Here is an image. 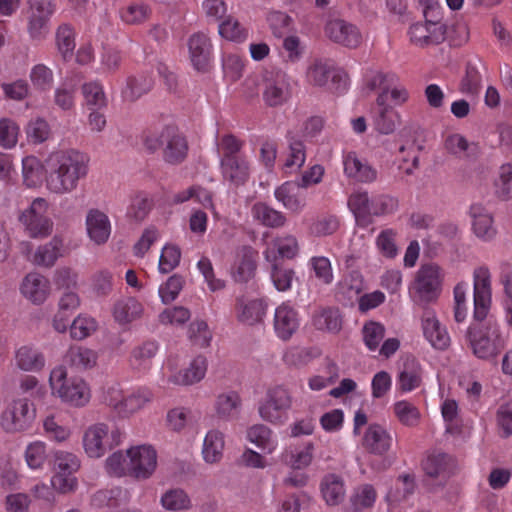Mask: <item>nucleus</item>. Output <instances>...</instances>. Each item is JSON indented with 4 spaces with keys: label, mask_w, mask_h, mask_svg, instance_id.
I'll list each match as a JSON object with an SVG mask.
<instances>
[{
    "label": "nucleus",
    "mask_w": 512,
    "mask_h": 512,
    "mask_svg": "<svg viewBox=\"0 0 512 512\" xmlns=\"http://www.w3.org/2000/svg\"><path fill=\"white\" fill-rule=\"evenodd\" d=\"M310 271L315 278L324 285H330L334 280L332 264L325 256H313L308 261Z\"/></svg>",
    "instance_id": "obj_54"
},
{
    "label": "nucleus",
    "mask_w": 512,
    "mask_h": 512,
    "mask_svg": "<svg viewBox=\"0 0 512 512\" xmlns=\"http://www.w3.org/2000/svg\"><path fill=\"white\" fill-rule=\"evenodd\" d=\"M375 129L384 135L393 133L400 123V114L394 107H384L377 109L374 115Z\"/></svg>",
    "instance_id": "obj_47"
},
{
    "label": "nucleus",
    "mask_w": 512,
    "mask_h": 512,
    "mask_svg": "<svg viewBox=\"0 0 512 512\" xmlns=\"http://www.w3.org/2000/svg\"><path fill=\"white\" fill-rule=\"evenodd\" d=\"M450 457L444 453L430 454L423 461L422 467L430 477L443 476L448 469Z\"/></svg>",
    "instance_id": "obj_59"
},
{
    "label": "nucleus",
    "mask_w": 512,
    "mask_h": 512,
    "mask_svg": "<svg viewBox=\"0 0 512 512\" xmlns=\"http://www.w3.org/2000/svg\"><path fill=\"white\" fill-rule=\"evenodd\" d=\"M300 188L297 182L286 181L275 189L274 196L285 209L299 214L306 206V198L300 193Z\"/></svg>",
    "instance_id": "obj_25"
},
{
    "label": "nucleus",
    "mask_w": 512,
    "mask_h": 512,
    "mask_svg": "<svg viewBox=\"0 0 512 512\" xmlns=\"http://www.w3.org/2000/svg\"><path fill=\"white\" fill-rule=\"evenodd\" d=\"M320 355V351L313 347H290L283 354V361L288 366L302 367Z\"/></svg>",
    "instance_id": "obj_48"
},
{
    "label": "nucleus",
    "mask_w": 512,
    "mask_h": 512,
    "mask_svg": "<svg viewBox=\"0 0 512 512\" xmlns=\"http://www.w3.org/2000/svg\"><path fill=\"white\" fill-rule=\"evenodd\" d=\"M482 87V76L472 64H467L465 75L460 82V91L468 95H477Z\"/></svg>",
    "instance_id": "obj_63"
},
{
    "label": "nucleus",
    "mask_w": 512,
    "mask_h": 512,
    "mask_svg": "<svg viewBox=\"0 0 512 512\" xmlns=\"http://www.w3.org/2000/svg\"><path fill=\"white\" fill-rule=\"evenodd\" d=\"M49 385L53 396L72 407H84L91 400L89 384L81 377L68 378L67 370L62 365L51 370Z\"/></svg>",
    "instance_id": "obj_2"
},
{
    "label": "nucleus",
    "mask_w": 512,
    "mask_h": 512,
    "mask_svg": "<svg viewBox=\"0 0 512 512\" xmlns=\"http://www.w3.org/2000/svg\"><path fill=\"white\" fill-rule=\"evenodd\" d=\"M30 80L35 89L40 91H48L53 85V71L44 64H37L32 67L30 72Z\"/></svg>",
    "instance_id": "obj_61"
},
{
    "label": "nucleus",
    "mask_w": 512,
    "mask_h": 512,
    "mask_svg": "<svg viewBox=\"0 0 512 512\" xmlns=\"http://www.w3.org/2000/svg\"><path fill=\"white\" fill-rule=\"evenodd\" d=\"M362 335L366 347L370 351H375L385 336V327L379 322H366L362 329Z\"/></svg>",
    "instance_id": "obj_60"
},
{
    "label": "nucleus",
    "mask_w": 512,
    "mask_h": 512,
    "mask_svg": "<svg viewBox=\"0 0 512 512\" xmlns=\"http://www.w3.org/2000/svg\"><path fill=\"white\" fill-rule=\"evenodd\" d=\"M153 206L154 201L147 193L138 192L131 197L126 215L136 222H141L148 216Z\"/></svg>",
    "instance_id": "obj_46"
},
{
    "label": "nucleus",
    "mask_w": 512,
    "mask_h": 512,
    "mask_svg": "<svg viewBox=\"0 0 512 512\" xmlns=\"http://www.w3.org/2000/svg\"><path fill=\"white\" fill-rule=\"evenodd\" d=\"M48 208V201L38 197L19 215V222L30 238L43 239L52 233L53 221L48 216Z\"/></svg>",
    "instance_id": "obj_8"
},
{
    "label": "nucleus",
    "mask_w": 512,
    "mask_h": 512,
    "mask_svg": "<svg viewBox=\"0 0 512 512\" xmlns=\"http://www.w3.org/2000/svg\"><path fill=\"white\" fill-rule=\"evenodd\" d=\"M415 489L414 477L409 474L400 475L394 483V486L387 493L386 499L389 506L399 504L408 496L413 494Z\"/></svg>",
    "instance_id": "obj_45"
},
{
    "label": "nucleus",
    "mask_w": 512,
    "mask_h": 512,
    "mask_svg": "<svg viewBox=\"0 0 512 512\" xmlns=\"http://www.w3.org/2000/svg\"><path fill=\"white\" fill-rule=\"evenodd\" d=\"M425 22H417L410 26L408 35L412 44L427 48L443 43L446 39V26L440 23V13L432 5L423 10Z\"/></svg>",
    "instance_id": "obj_4"
},
{
    "label": "nucleus",
    "mask_w": 512,
    "mask_h": 512,
    "mask_svg": "<svg viewBox=\"0 0 512 512\" xmlns=\"http://www.w3.org/2000/svg\"><path fill=\"white\" fill-rule=\"evenodd\" d=\"M27 466L32 470H42L48 461L47 445L43 441L29 443L24 452Z\"/></svg>",
    "instance_id": "obj_50"
},
{
    "label": "nucleus",
    "mask_w": 512,
    "mask_h": 512,
    "mask_svg": "<svg viewBox=\"0 0 512 512\" xmlns=\"http://www.w3.org/2000/svg\"><path fill=\"white\" fill-rule=\"evenodd\" d=\"M266 310L267 305L261 299H254L248 302L239 301L237 304V316L239 321L250 325L262 321Z\"/></svg>",
    "instance_id": "obj_42"
},
{
    "label": "nucleus",
    "mask_w": 512,
    "mask_h": 512,
    "mask_svg": "<svg viewBox=\"0 0 512 512\" xmlns=\"http://www.w3.org/2000/svg\"><path fill=\"white\" fill-rule=\"evenodd\" d=\"M16 366L27 372L41 371L46 363L44 354L30 345H23L15 353Z\"/></svg>",
    "instance_id": "obj_32"
},
{
    "label": "nucleus",
    "mask_w": 512,
    "mask_h": 512,
    "mask_svg": "<svg viewBox=\"0 0 512 512\" xmlns=\"http://www.w3.org/2000/svg\"><path fill=\"white\" fill-rule=\"evenodd\" d=\"M292 407L291 392L284 386H275L267 391L264 401L259 404L260 417L272 424L283 423Z\"/></svg>",
    "instance_id": "obj_11"
},
{
    "label": "nucleus",
    "mask_w": 512,
    "mask_h": 512,
    "mask_svg": "<svg viewBox=\"0 0 512 512\" xmlns=\"http://www.w3.org/2000/svg\"><path fill=\"white\" fill-rule=\"evenodd\" d=\"M348 206L359 221L370 216L392 214L398 208V200L387 194L370 197L366 191L355 192L348 199Z\"/></svg>",
    "instance_id": "obj_5"
},
{
    "label": "nucleus",
    "mask_w": 512,
    "mask_h": 512,
    "mask_svg": "<svg viewBox=\"0 0 512 512\" xmlns=\"http://www.w3.org/2000/svg\"><path fill=\"white\" fill-rule=\"evenodd\" d=\"M153 399V392L148 387H137L126 393L122 417H128L142 409Z\"/></svg>",
    "instance_id": "obj_44"
},
{
    "label": "nucleus",
    "mask_w": 512,
    "mask_h": 512,
    "mask_svg": "<svg viewBox=\"0 0 512 512\" xmlns=\"http://www.w3.org/2000/svg\"><path fill=\"white\" fill-rule=\"evenodd\" d=\"M257 251L251 246H243L237 252L231 274L235 282L246 283L252 279L256 271Z\"/></svg>",
    "instance_id": "obj_21"
},
{
    "label": "nucleus",
    "mask_w": 512,
    "mask_h": 512,
    "mask_svg": "<svg viewBox=\"0 0 512 512\" xmlns=\"http://www.w3.org/2000/svg\"><path fill=\"white\" fill-rule=\"evenodd\" d=\"M80 468L79 458L68 451L54 452V469L57 473L74 474Z\"/></svg>",
    "instance_id": "obj_62"
},
{
    "label": "nucleus",
    "mask_w": 512,
    "mask_h": 512,
    "mask_svg": "<svg viewBox=\"0 0 512 512\" xmlns=\"http://www.w3.org/2000/svg\"><path fill=\"white\" fill-rule=\"evenodd\" d=\"M63 240L54 236L49 242L39 245L33 255L29 257L34 265L50 268L62 256Z\"/></svg>",
    "instance_id": "obj_29"
},
{
    "label": "nucleus",
    "mask_w": 512,
    "mask_h": 512,
    "mask_svg": "<svg viewBox=\"0 0 512 512\" xmlns=\"http://www.w3.org/2000/svg\"><path fill=\"white\" fill-rule=\"evenodd\" d=\"M424 370L414 356H407L397 376V388L402 393H409L422 385Z\"/></svg>",
    "instance_id": "obj_19"
},
{
    "label": "nucleus",
    "mask_w": 512,
    "mask_h": 512,
    "mask_svg": "<svg viewBox=\"0 0 512 512\" xmlns=\"http://www.w3.org/2000/svg\"><path fill=\"white\" fill-rule=\"evenodd\" d=\"M89 171L88 156L76 149L59 150L47 159L46 188L63 195L77 189Z\"/></svg>",
    "instance_id": "obj_1"
},
{
    "label": "nucleus",
    "mask_w": 512,
    "mask_h": 512,
    "mask_svg": "<svg viewBox=\"0 0 512 512\" xmlns=\"http://www.w3.org/2000/svg\"><path fill=\"white\" fill-rule=\"evenodd\" d=\"M162 138L164 139L162 154L165 162L172 165L182 163L189 149L186 137L176 126L167 125L162 128Z\"/></svg>",
    "instance_id": "obj_15"
},
{
    "label": "nucleus",
    "mask_w": 512,
    "mask_h": 512,
    "mask_svg": "<svg viewBox=\"0 0 512 512\" xmlns=\"http://www.w3.org/2000/svg\"><path fill=\"white\" fill-rule=\"evenodd\" d=\"M28 33L34 40H41L47 33V24L56 10L52 0H28Z\"/></svg>",
    "instance_id": "obj_12"
},
{
    "label": "nucleus",
    "mask_w": 512,
    "mask_h": 512,
    "mask_svg": "<svg viewBox=\"0 0 512 512\" xmlns=\"http://www.w3.org/2000/svg\"><path fill=\"white\" fill-rule=\"evenodd\" d=\"M143 314V305L134 297L117 300L113 307V317L120 325L129 324L139 319Z\"/></svg>",
    "instance_id": "obj_33"
},
{
    "label": "nucleus",
    "mask_w": 512,
    "mask_h": 512,
    "mask_svg": "<svg viewBox=\"0 0 512 512\" xmlns=\"http://www.w3.org/2000/svg\"><path fill=\"white\" fill-rule=\"evenodd\" d=\"M274 331L283 341L289 340L300 325L299 313L289 301L283 302L275 309Z\"/></svg>",
    "instance_id": "obj_16"
},
{
    "label": "nucleus",
    "mask_w": 512,
    "mask_h": 512,
    "mask_svg": "<svg viewBox=\"0 0 512 512\" xmlns=\"http://www.w3.org/2000/svg\"><path fill=\"white\" fill-rule=\"evenodd\" d=\"M152 88V79L146 76L129 77L126 88L123 90L125 98L134 101Z\"/></svg>",
    "instance_id": "obj_64"
},
{
    "label": "nucleus",
    "mask_w": 512,
    "mask_h": 512,
    "mask_svg": "<svg viewBox=\"0 0 512 512\" xmlns=\"http://www.w3.org/2000/svg\"><path fill=\"white\" fill-rule=\"evenodd\" d=\"M36 408L26 398L12 400L0 414V426L7 433L25 432L32 428Z\"/></svg>",
    "instance_id": "obj_9"
},
{
    "label": "nucleus",
    "mask_w": 512,
    "mask_h": 512,
    "mask_svg": "<svg viewBox=\"0 0 512 512\" xmlns=\"http://www.w3.org/2000/svg\"><path fill=\"white\" fill-rule=\"evenodd\" d=\"M443 274L436 264L422 265L416 272L410 287V295L419 304H428L438 299L441 293Z\"/></svg>",
    "instance_id": "obj_6"
},
{
    "label": "nucleus",
    "mask_w": 512,
    "mask_h": 512,
    "mask_svg": "<svg viewBox=\"0 0 512 512\" xmlns=\"http://www.w3.org/2000/svg\"><path fill=\"white\" fill-rule=\"evenodd\" d=\"M470 216L473 232L478 238L489 241L495 236L496 229L493 226V217L484 206L478 203L471 205Z\"/></svg>",
    "instance_id": "obj_28"
},
{
    "label": "nucleus",
    "mask_w": 512,
    "mask_h": 512,
    "mask_svg": "<svg viewBox=\"0 0 512 512\" xmlns=\"http://www.w3.org/2000/svg\"><path fill=\"white\" fill-rule=\"evenodd\" d=\"M218 31L221 37L236 43H242L248 37V30L232 16H227L219 24Z\"/></svg>",
    "instance_id": "obj_53"
},
{
    "label": "nucleus",
    "mask_w": 512,
    "mask_h": 512,
    "mask_svg": "<svg viewBox=\"0 0 512 512\" xmlns=\"http://www.w3.org/2000/svg\"><path fill=\"white\" fill-rule=\"evenodd\" d=\"M89 239L97 245L105 244L111 234V222L106 213L99 209H90L85 220Z\"/></svg>",
    "instance_id": "obj_20"
},
{
    "label": "nucleus",
    "mask_w": 512,
    "mask_h": 512,
    "mask_svg": "<svg viewBox=\"0 0 512 512\" xmlns=\"http://www.w3.org/2000/svg\"><path fill=\"white\" fill-rule=\"evenodd\" d=\"M393 410L402 425L413 427L419 423L421 417L420 411L409 401H397L393 406Z\"/></svg>",
    "instance_id": "obj_55"
},
{
    "label": "nucleus",
    "mask_w": 512,
    "mask_h": 512,
    "mask_svg": "<svg viewBox=\"0 0 512 512\" xmlns=\"http://www.w3.org/2000/svg\"><path fill=\"white\" fill-rule=\"evenodd\" d=\"M207 371L206 357L199 355L195 357L188 368L179 371L168 378L169 383L177 385H192L201 381Z\"/></svg>",
    "instance_id": "obj_30"
},
{
    "label": "nucleus",
    "mask_w": 512,
    "mask_h": 512,
    "mask_svg": "<svg viewBox=\"0 0 512 512\" xmlns=\"http://www.w3.org/2000/svg\"><path fill=\"white\" fill-rule=\"evenodd\" d=\"M252 216L262 225L270 228L283 227L287 221L283 212L278 211L263 202H257L252 207Z\"/></svg>",
    "instance_id": "obj_41"
},
{
    "label": "nucleus",
    "mask_w": 512,
    "mask_h": 512,
    "mask_svg": "<svg viewBox=\"0 0 512 512\" xmlns=\"http://www.w3.org/2000/svg\"><path fill=\"white\" fill-rule=\"evenodd\" d=\"M241 405L240 395L236 391H228L217 396L214 408L219 418L229 420L237 417Z\"/></svg>",
    "instance_id": "obj_38"
},
{
    "label": "nucleus",
    "mask_w": 512,
    "mask_h": 512,
    "mask_svg": "<svg viewBox=\"0 0 512 512\" xmlns=\"http://www.w3.org/2000/svg\"><path fill=\"white\" fill-rule=\"evenodd\" d=\"M97 359L98 355L94 350L83 346H71L66 353L67 363L79 371L93 368Z\"/></svg>",
    "instance_id": "obj_39"
},
{
    "label": "nucleus",
    "mask_w": 512,
    "mask_h": 512,
    "mask_svg": "<svg viewBox=\"0 0 512 512\" xmlns=\"http://www.w3.org/2000/svg\"><path fill=\"white\" fill-rule=\"evenodd\" d=\"M307 80L314 86L323 87L330 84V89L343 93L348 87V75L329 60H314L306 72Z\"/></svg>",
    "instance_id": "obj_10"
},
{
    "label": "nucleus",
    "mask_w": 512,
    "mask_h": 512,
    "mask_svg": "<svg viewBox=\"0 0 512 512\" xmlns=\"http://www.w3.org/2000/svg\"><path fill=\"white\" fill-rule=\"evenodd\" d=\"M467 338L476 357L490 359L496 357L506 345L497 322L488 320L481 328L470 326Z\"/></svg>",
    "instance_id": "obj_3"
},
{
    "label": "nucleus",
    "mask_w": 512,
    "mask_h": 512,
    "mask_svg": "<svg viewBox=\"0 0 512 512\" xmlns=\"http://www.w3.org/2000/svg\"><path fill=\"white\" fill-rule=\"evenodd\" d=\"M247 439L267 454H272L278 447L273 431L263 424L251 426L247 430Z\"/></svg>",
    "instance_id": "obj_36"
},
{
    "label": "nucleus",
    "mask_w": 512,
    "mask_h": 512,
    "mask_svg": "<svg viewBox=\"0 0 512 512\" xmlns=\"http://www.w3.org/2000/svg\"><path fill=\"white\" fill-rule=\"evenodd\" d=\"M151 14V9L144 3H132L119 11L121 20L129 25L140 24L146 21Z\"/></svg>",
    "instance_id": "obj_56"
},
{
    "label": "nucleus",
    "mask_w": 512,
    "mask_h": 512,
    "mask_svg": "<svg viewBox=\"0 0 512 512\" xmlns=\"http://www.w3.org/2000/svg\"><path fill=\"white\" fill-rule=\"evenodd\" d=\"M398 82V76L393 72H384L377 68H366L362 77V89L368 93L376 90L390 89Z\"/></svg>",
    "instance_id": "obj_31"
},
{
    "label": "nucleus",
    "mask_w": 512,
    "mask_h": 512,
    "mask_svg": "<svg viewBox=\"0 0 512 512\" xmlns=\"http://www.w3.org/2000/svg\"><path fill=\"white\" fill-rule=\"evenodd\" d=\"M190 60L197 71L208 70L212 57V43L209 37L203 32H197L188 40Z\"/></svg>",
    "instance_id": "obj_17"
},
{
    "label": "nucleus",
    "mask_w": 512,
    "mask_h": 512,
    "mask_svg": "<svg viewBox=\"0 0 512 512\" xmlns=\"http://www.w3.org/2000/svg\"><path fill=\"white\" fill-rule=\"evenodd\" d=\"M313 324L318 330L336 334L342 328V316L337 308H324L314 314Z\"/></svg>",
    "instance_id": "obj_43"
},
{
    "label": "nucleus",
    "mask_w": 512,
    "mask_h": 512,
    "mask_svg": "<svg viewBox=\"0 0 512 512\" xmlns=\"http://www.w3.org/2000/svg\"><path fill=\"white\" fill-rule=\"evenodd\" d=\"M130 475L137 479L149 478L156 469L157 453L149 445L131 447L127 450Z\"/></svg>",
    "instance_id": "obj_13"
},
{
    "label": "nucleus",
    "mask_w": 512,
    "mask_h": 512,
    "mask_svg": "<svg viewBox=\"0 0 512 512\" xmlns=\"http://www.w3.org/2000/svg\"><path fill=\"white\" fill-rule=\"evenodd\" d=\"M22 176L24 184L36 187L41 184L43 177V165L35 156H26L22 160Z\"/></svg>",
    "instance_id": "obj_52"
},
{
    "label": "nucleus",
    "mask_w": 512,
    "mask_h": 512,
    "mask_svg": "<svg viewBox=\"0 0 512 512\" xmlns=\"http://www.w3.org/2000/svg\"><path fill=\"white\" fill-rule=\"evenodd\" d=\"M97 329V322L88 315H79L70 325V335L75 340L89 337Z\"/></svg>",
    "instance_id": "obj_58"
},
{
    "label": "nucleus",
    "mask_w": 512,
    "mask_h": 512,
    "mask_svg": "<svg viewBox=\"0 0 512 512\" xmlns=\"http://www.w3.org/2000/svg\"><path fill=\"white\" fill-rule=\"evenodd\" d=\"M158 351L156 341L148 340L135 346L129 356L130 366L139 372H145L150 369L151 361Z\"/></svg>",
    "instance_id": "obj_34"
},
{
    "label": "nucleus",
    "mask_w": 512,
    "mask_h": 512,
    "mask_svg": "<svg viewBox=\"0 0 512 512\" xmlns=\"http://www.w3.org/2000/svg\"><path fill=\"white\" fill-rule=\"evenodd\" d=\"M224 435L216 429L207 432L202 446V456L206 463H218L223 456Z\"/></svg>",
    "instance_id": "obj_37"
},
{
    "label": "nucleus",
    "mask_w": 512,
    "mask_h": 512,
    "mask_svg": "<svg viewBox=\"0 0 512 512\" xmlns=\"http://www.w3.org/2000/svg\"><path fill=\"white\" fill-rule=\"evenodd\" d=\"M422 329L425 339L438 350L446 349L450 344V336L437 319L435 312L425 309L422 315Z\"/></svg>",
    "instance_id": "obj_18"
},
{
    "label": "nucleus",
    "mask_w": 512,
    "mask_h": 512,
    "mask_svg": "<svg viewBox=\"0 0 512 512\" xmlns=\"http://www.w3.org/2000/svg\"><path fill=\"white\" fill-rule=\"evenodd\" d=\"M320 491L327 505L340 504L346 492L342 477L336 474H327L320 483Z\"/></svg>",
    "instance_id": "obj_35"
},
{
    "label": "nucleus",
    "mask_w": 512,
    "mask_h": 512,
    "mask_svg": "<svg viewBox=\"0 0 512 512\" xmlns=\"http://www.w3.org/2000/svg\"><path fill=\"white\" fill-rule=\"evenodd\" d=\"M324 32L332 42L347 48H357L362 42V34L359 28L344 19L328 20Z\"/></svg>",
    "instance_id": "obj_14"
},
{
    "label": "nucleus",
    "mask_w": 512,
    "mask_h": 512,
    "mask_svg": "<svg viewBox=\"0 0 512 512\" xmlns=\"http://www.w3.org/2000/svg\"><path fill=\"white\" fill-rule=\"evenodd\" d=\"M291 96L290 84L283 73L267 78L263 91V99L270 107L283 105Z\"/></svg>",
    "instance_id": "obj_23"
},
{
    "label": "nucleus",
    "mask_w": 512,
    "mask_h": 512,
    "mask_svg": "<svg viewBox=\"0 0 512 512\" xmlns=\"http://www.w3.org/2000/svg\"><path fill=\"white\" fill-rule=\"evenodd\" d=\"M84 105L88 110H102L107 107L108 99L100 81L86 82L81 87Z\"/></svg>",
    "instance_id": "obj_40"
},
{
    "label": "nucleus",
    "mask_w": 512,
    "mask_h": 512,
    "mask_svg": "<svg viewBox=\"0 0 512 512\" xmlns=\"http://www.w3.org/2000/svg\"><path fill=\"white\" fill-rule=\"evenodd\" d=\"M221 172L224 180L238 187L244 185L249 178V164L246 158H221Z\"/></svg>",
    "instance_id": "obj_27"
},
{
    "label": "nucleus",
    "mask_w": 512,
    "mask_h": 512,
    "mask_svg": "<svg viewBox=\"0 0 512 512\" xmlns=\"http://www.w3.org/2000/svg\"><path fill=\"white\" fill-rule=\"evenodd\" d=\"M391 444V435L379 424H370L362 438V446L364 449L378 456L386 454L391 448Z\"/></svg>",
    "instance_id": "obj_24"
},
{
    "label": "nucleus",
    "mask_w": 512,
    "mask_h": 512,
    "mask_svg": "<svg viewBox=\"0 0 512 512\" xmlns=\"http://www.w3.org/2000/svg\"><path fill=\"white\" fill-rule=\"evenodd\" d=\"M343 166L345 175L355 181L370 183L377 178V171L359 159L355 152L350 151L343 155Z\"/></svg>",
    "instance_id": "obj_26"
},
{
    "label": "nucleus",
    "mask_w": 512,
    "mask_h": 512,
    "mask_svg": "<svg viewBox=\"0 0 512 512\" xmlns=\"http://www.w3.org/2000/svg\"><path fill=\"white\" fill-rule=\"evenodd\" d=\"M377 498V492L371 484H362L356 487L350 497L354 511H363L372 508Z\"/></svg>",
    "instance_id": "obj_51"
},
{
    "label": "nucleus",
    "mask_w": 512,
    "mask_h": 512,
    "mask_svg": "<svg viewBox=\"0 0 512 512\" xmlns=\"http://www.w3.org/2000/svg\"><path fill=\"white\" fill-rule=\"evenodd\" d=\"M56 42L63 58L66 60L71 57L75 49V33L73 28L68 24L60 25L56 32Z\"/></svg>",
    "instance_id": "obj_57"
},
{
    "label": "nucleus",
    "mask_w": 512,
    "mask_h": 512,
    "mask_svg": "<svg viewBox=\"0 0 512 512\" xmlns=\"http://www.w3.org/2000/svg\"><path fill=\"white\" fill-rule=\"evenodd\" d=\"M363 291V279L357 273H351L344 277L337 285V293L350 304L358 301Z\"/></svg>",
    "instance_id": "obj_49"
},
{
    "label": "nucleus",
    "mask_w": 512,
    "mask_h": 512,
    "mask_svg": "<svg viewBox=\"0 0 512 512\" xmlns=\"http://www.w3.org/2000/svg\"><path fill=\"white\" fill-rule=\"evenodd\" d=\"M20 291L22 295L33 304H42L50 293L49 280L37 273H28L22 280Z\"/></svg>",
    "instance_id": "obj_22"
},
{
    "label": "nucleus",
    "mask_w": 512,
    "mask_h": 512,
    "mask_svg": "<svg viewBox=\"0 0 512 512\" xmlns=\"http://www.w3.org/2000/svg\"><path fill=\"white\" fill-rule=\"evenodd\" d=\"M121 432L115 425L96 423L83 435V447L90 458H100L121 443Z\"/></svg>",
    "instance_id": "obj_7"
}]
</instances>
